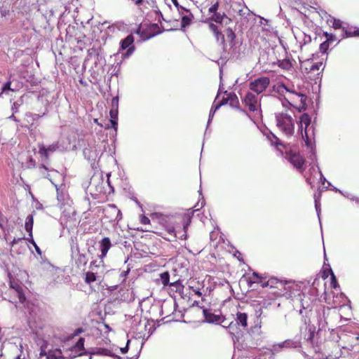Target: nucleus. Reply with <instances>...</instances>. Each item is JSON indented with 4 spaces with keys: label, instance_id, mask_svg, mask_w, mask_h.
Wrapping results in <instances>:
<instances>
[{
    "label": "nucleus",
    "instance_id": "f8f14e48",
    "mask_svg": "<svg viewBox=\"0 0 359 359\" xmlns=\"http://www.w3.org/2000/svg\"><path fill=\"white\" fill-rule=\"evenodd\" d=\"M59 147L60 144L58 142L53 143L47 147L42 144H39V154L42 158L47 161L49 159V153L55 151L59 149Z\"/></svg>",
    "mask_w": 359,
    "mask_h": 359
},
{
    "label": "nucleus",
    "instance_id": "58836bf2",
    "mask_svg": "<svg viewBox=\"0 0 359 359\" xmlns=\"http://www.w3.org/2000/svg\"><path fill=\"white\" fill-rule=\"evenodd\" d=\"M219 2L216 1L214 4H212L209 8H208V14L210 15L211 13H216L218 12L219 9Z\"/></svg>",
    "mask_w": 359,
    "mask_h": 359
},
{
    "label": "nucleus",
    "instance_id": "6ab92c4d",
    "mask_svg": "<svg viewBox=\"0 0 359 359\" xmlns=\"http://www.w3.org/2000/svg\"><path fill=\"white\" fill-rule=\"evenodd\" d=\"M193 212H191V213L190 212H188V213H186L183 215V222H184V224H183V230H184V233L180 236V238L181 239H184L186 240L187 238V229H188V227L191 222V214H192Z\"/></svg>",
    "mask_w": 359,
    "mask_h": 359
},
{
    "label": "nucleus",
    "instance_id": "2f4dec72",
    "mask_svg": "<svg viewBox=\"0 0 359 359\" xmlns=\"http://www.w3.org/2000/svg\"><path fill=\"white\" fill-rule=\"evenodd\" d=\"M161 283L163 286L170 285V274L168 271H165L160 274Z\"/></svg>",
    "mask_w": 359,
    "mask_h": 359
},
{
    "label": "nucleus",
    "instance_id": "a18cd8bd",
    "mask_svg": "<svg viewBox=\"0 0 359 359\" xmlns=\"http://www.w3.org/2000/svg\"><path fill=\"white\" fill-rule=\"evenodd\" d=\"M57 198L59 201V202L60 203V205H63V202L65 200L64 194L62 192L59 191L58 189H57Z\"/></svg>",
    "mask_w": 359,
    "mask_h": 359
},
{
    "label": "nucleus",
    "instance_id": "f257e3e1",
    "mask_svg": "<svg viewBox=\"0 0 359 359\" xmlns=\"http://www.w3.org/2000/svg\"><path fill=\"white\" fill-rule=\"evenodd\" d=\"M287 281L279 280L275 277L267 278L266 282L263 283V287H268L270 299H275L279 297L286 296L290 289Z\"/></svg>",
    "mask_w": 359,
    "mask_h": 359
},
{
    "label": "nucleus",
    "instance_id": "dca6fc26",
    "mask_svg": "<svg viewBox=\"0 0 359 359\" xmlns=\"http://www.w3.org/2000/svg\"><path fill=\"white\" fill-rule=\"evenodd\" d=\"M209 29L212 32L217 41H220L221 44L225 46L224 35L219 30L218 27L214 23L209 24Z\"/></svg>",
    "mask_w": 359,
    "mask_h": 359
},
{
    "label": "nucleus",
    "instance_id": "bf43d9fd",
    "mask_svg": "<svg viewBox=\"0 0 359 359\" xmlns=\"http://www.w3.org/2000/svg\"><path fill=\"white\" fill-rule=\"evenodd\" d=\"M324 299H325V302L326 304H330V302L327 300V297H324Z\"/></svg>",
    "mask_w": 359,
    "mask_h": 359
},
{
    "label": "nucleus",
    "instance_id": "f704fd0d",
    "mask_svg": "<svg viewBox=\"0 0 359 359\" xmlns=\"http://www.w3.org/2000/svg\"><path fill=\"white\" fill-rule=\"evenodd\" d=\"M279 67L284 69H290L292 67V63L288 60L280 62Z\"/></svg>",
    "mask_w": 359,
    "mask_h": 359
},
{
    "label": "nucleus",
    "instance_id": "9d476101",
    "mask_svg": "<svg viewBox=\"0 0 359 359\" xmlns=\"http://www.w3.org/2000/svg\"><path fill=\"white\" fill-rule=\"evenodd\" d=\"M133 43L134 37L132 34H129L121 41L120 50H124L128 48L127 51L123 55L124 57H130L135 51V47Z\"/></svg>",
    "mask_w": 359,
    "mask_h": 359
},
{
    "label": "nucleus",
    "instance_id": "4c0bfd02",
    "mask_svg": "<svg viewBox=\"0 0 359 359\" xmlns=\"http://www.w3.org/2000/svg\"><path fill=\"white\" fill-rule=\"evenodd\" d=\"M191 18L189 16L184 15L182 18L181 25L182 27H185L191 23Z\"/></svg>",
    "mask_w": 359,
    "mask_h": 359
},
{
    "label": "nucleus",
    "instance_id": "603ef678",
    "mask_svg": "<svg viewBox=\"0 0 359 359\" xmlns=\"http://www.w3.org/2000/svg\"><path fill=\"white\" fill-rule=\"evenodd\" d=\"M171 1H172V2L173 5H174L176 8H179V7H180V4H179L178 1H177V0H171Z\"/></svg>",
    "mask_w": 359,
    "mask_h": 359
},
{
    "label": "nucleus",
    "instance_id": "09e8293b",
    "mask_svg": "<svg viewBox=\"0 0 359 359\" xmlns=\"http://www.w3.org/2000/svg\"><path fill=\"white\" fill-rule=\"evenodd\" d=\"M28 241L34 246L35 249H36V251L39 253V254H41V250H40V248L37 246V245L36 244V243L34 242V239H33V236L32 238H28Z\"/></svg>",
    "mask_w": 359,
    "mask_h": 359
},
{
    "label": "nucleus",
    "instance_id": "cd10ccee",
    "mask_svg": "<svg viewBox=\"0 0 359 359\" xmlns=\"http://www.w3.org/2000/svg\"><path fill=\"white\" fill-rule=\"evenodd\" d=\"M229 104L234 108L239 107V100L237 95L233 93H229Z\"/></svg>",
    "mask_w": 359,
    "mask_h": 359
},
{
    "label": "nucleus",
    "instance_id": "9b49d317",
    "mask_svg": "<svg viewBox=\"0 0 359 359\" xmlns=\"http://www.w3.org/2000/svg\"><path fill=\"white\" fill-rule=\"evenodd\" d=\"M323 66V62H313L312 61H306L302 65V72L305 74H320V69Z\"/></svg>",
    "mask_w": 359,
    "mask_h": 359
},
{
    "label": "nucleus",
    "instance_id": "13d9d810",
    "mask_svg": "<svg viewBox=\"0 0 359 359\" xmlns=\"http://www.w3.org/2000/svg\"><path fill=\"white\" fill-rule=\"evenodd\" d=\"M257 302H259V304H265V299H263L261 301L258 300Z\"/></svg>",
    "mask_w": 359,
    "mask_h": 359
},
{
    "label": "nucleus",
    "instance_id": "ea45409f",
    "mask_svg": "<svg viewBox=\"0 0 359 359\" xmlns=\"http://www.w3.org/2000/svg\"><path fill=\"white\" fill-rule=\"evenodd\" d=\"M330 47V43L327 41H324L320 46V50L323 53H325Z\"/></svg>",
    "mask_w": 359,
    "mask_h": 359
},
{
    "label": "nucleus",
    "instance_id": "473e14b6",
    "mask_svg": "<svg viewBox=\"0 0 359 359\" xmlns=\"http://www.w3.org/2000/svg\"><path fill=\"white\" fill-rule=\"evenodd\" d=\"M84 338L81 337L74 346V349L77 352H81L84 350Z\"/></svg>",
    "mask_w": 359,
    "mask_h": 359
},
{
    "label": "nucleus",
    "instance_id": "72a5a7b5",
    "mask_svg": "<svg viewBox=\"0 0 359 359\" xmlns=\"http://www.w3.org/2000/svg\"><path fill=\"white\" fill-rule=\"evenodd\" d=\"M109 210L116 215L114 217V220L120 219L119 215H121V211L114 205H109Z\"/></svg>",
    "mask_w": 359,
    "mask_h": 359
},
{
    "label": "nucleus",
    "instance_id": "e433bc0d",
    "mask_svg": "<svg viewBox=\"0 0 359 359\" xmlns=\"http://www.w3.org/2000/svg\"><path fill=\"white\" fill-rule=\"evenodd\" d=\"M323 35L326 37L325 41H327L329 43H332L337 40L336 36L334 34H330L327 32H324Z\"/></svg>",
    "mask_w": 359,
    "mask_h": 359
},
{
    "label": "nucleus",
    "instance_id": "864d4df0",
    "mask_svg": "<svg viewBox=\"0 0 359 359\" xmlns=\"http://www.w3.org/2000/svg\"><path fill=\"white\" fill-rule=\"evenodd\" d=\"M97 261H92L90 264V268L93 269V266H95L96 267L98 266V265L96 264Z\"/></svg>",
    "mask_w": 359,
    "mask_h": 359
},
{
    "label": "nucleus",
    "instance_id": "4468645a",
    "mask_svg": "<svg viewBox=\"0 0 359 359\" xmlns=\"http://www.w3.org/2000/svg\"><path fill=\"white\" fill-rule=\"evenodd\" d=\"M187 285L189 288L197 296L201 297L203 295L201 290L203 288V285L198 280L191 278L188 280Z\"/></svg>",
    "mask_w": 359,
    "mask_h": 359
},
{
    "label": "nucleus",
    "instance_id": "4d7b16f0",
    "mask_svg": "<svg viewBox=\"0 0 359 359\" xmlns=\"http://www.w3.org/2000/svg\"><path fill=\"white\" fill-rule=\"evenodd\" d=\"M47 353L45 351H41L40 353L41 355H46V356Z\"/></svg>",
    "mask_w": 359,
    "mask_h": 359
},
{
    "label": "nucleus",
    "instance_id": "1a4fd4ad",
    "mask_svg": "<svg viewBox=\"0 0 359 359\" xmlns=\"http://www.w3.org/2000/svg\"><path fill=\"white\" fill-rule=\"evenodd\" d=\"M286 158L295 168L299 170V172H302L304 171L305 160L299 153L292 151L289 153L287 152Z\"/></svg>",
    "mask_w": 359,
    "mask_h": 359
},
{
    "label": "nucleus",
    "instance_id": "c9c22d12",
    "mask_svg": "<svg viewBox=\"0 0 359 359\" xmlns=\"http://www.w3.org/2000/svg\"><path fill=\"white\" fill-rule=\"evenodd\" d=\"M225 32H226V38L230 41H233L236 38V35H235V33L233 32V31L231 28H228L226 29Z\"/></svg>",
    "mask_w": 359,
    "mask_h": 359
},
{
    "label": "nucleus",
    "instance_id": "bb28decb",
    "mask_svg": "<svg viewBox=\"0 0 359 359\" xmlns=\"http://www.w3.org/2000/svg\"><path fill=\"white\" fill-rule=\"evenodd\" d=\"M327 22L334 29H342V27H344L343 25L342 21L341 20L337 19L335 18H330V19L327 20Z\"/></svg>",
    "mask_w": 359,
    "mask_h": 359
},
{
    "label": "nucleus",
    "instance_id": "c85d7f7f",
    "mask_svg": "<svg viewBox=\"0 0 359 359\" xmlns=\"http://www.w3.org/2000/svg\"><path fill=\"white\" fill-rule=\"evenodd\" d=\"M84 276V281L88 285H90L97 280L95 273L92 271H87Z\"/></svg>",
    "mask_w": 359,
    "mask_h": 359
},
{
    "label": "nucleus",
    "instance_id": "423d86ee",
    "mask_svg": "<svg viewBox=\"0 0 359 359\" xmlns=\"http://www.w3.org/2000/svg\"><path fill=\"white\" fill-rule=\"evenodd\" d=\"M270 79L267 76H260L249 83V88L251 92H255L257 95L264 92L270 85Z\"/></svg>",
    "mask_w": 359,
    "mask_h": 359
},
{
    "label": "nucleus",
    "instance_id": "c756f323",
    "mask_svg": "<svg viewBox=\"0 0 359 359\" xmlns=\"http://www.w3.org/2000/svg\"><path fill=\"white\" fill-rule=\"evenodd\" d=\"M88 259L83 254H79L76 259V264L79 268L81 266H85L87 264Z\"/></svg>",
    "mask_w": 359,
    "mask_h": 359
},
{
    "label": "nucleus",
    "instance_id": "f03ea898",
    "mask_svg": "<svg viewBox=\"0 0 359 359\" xmlns=\"http://www.w3.org/2000/svg\"><path fill=\"white\" fill-rule=\"evenodd\" d=\"M280 88L285 90L287 93L285 98L291 106L297 109L299 111L306 109V95L301 93H296L291 90L285 85H282Z\"/></svg>",
    "mask_w": 359,
    "mask_h": 359
},
{
    "label": "nucleus",
    "instance_id": "37998d69",
    "mask_svg": "<svg viewBox=\"0 0 359 359\" xmlns=\"http://www.w3.org/2000/svg\"><path fill=\"white\" fill-rule=\"evenodd\" d=\"M118 99L117 97H113L111 100V109L118 110Z\"/></svg>",
    "mask_w": 359,
    "mask_h": 359
},
{
    "label": "nucleus",
    "instance_id": "7ed1b4c3",
    "mask_svg": "<svg viewBox=\"0 0 359 359\" xmlns=\"http://www.w3.org/2000/svg\"><path fill=\"white\" fill-rule=\"evenodd\" d=\"M278 128L286 135H293L294 123L292 117L286 112H281L276 115Z\"/></svg>",
    "mask_w": 359,
    "mask_h": 359
},
{
    "label": "nucleus",
    "instance_id": "2eb2a0df",
    "mask_svg": "<svg viewBox=\"0 0 359 359\" xmlns=\"http://www.w3.org/2000/svg\"><path fill=\"white\" fill-rule=\"evenodd\" d=\"M111 243L109 238L104 237L100 241V251H101V255H100V257L101 259H103L107 256V254L109 250L111 248Z\"/></svg>",
    "mask_w": 359,
    "mask_h": 359
},
{
    "label": "nucleus",
    "instance_id": "a19ab883",
    "mask_svg": "<svg viewBox=\"0 0 359 359\" xmlns=\"http://www.w3.org/2000/svg\"><path fill=\"white\" fill-rule=\"evenodd\" d=\"M330 285L331 287L334 289L339 287L337 278L334 276V273H332Z\"/></svg>",
    "mask_w": 359,
    "mask_h": 359
},
{
    "label": "nucleus",
    "instance_id": "4be33fe9",
    "mask_svg": "<svg viewBox=\"0 0 359 359\" xmlns=\"http://www.w3.org/2000/svg\"><path fill=\"white\" fill-rule=\"evenodd\" d=\"M171 290L177 292L181 297H183L184 286L182 284L180 280H177L170 284Z\"/></svg>",
    "mask_w": 359,
    "mask_h": 359
},
{
    "label": "nucleus",
    "instance_id": "052dcab7",
    "mask_svg": "<svg viewBox=\"0 0 359 359\" xmlns=\"http://www.w3.org/2000/svg\"><path fill=\"white\" fill-rule=\"evenodd\" d=\"M230 333H231V334H233V335L236 336V337H238V332H236V335L235 334V333H234V332H231V331H230Z\"/></svg>",
    "mask_w": 359,
    "mask_h": 359
},
{
    "label": "nucleus",
    "instance_id": "e2e57ef3",
    "mask_svg": "<svg viewBox=\"0 0 359 359\" xmlns=\"http://www.w3.org/2000/svg\"><path fill=\"white\" fill-rule=\"evenodd\" d=\"M198 311H200L201 309L200 308H198L196 309Z\"/></svg>",
    "mask_w": 359,
    "mask_h": 359
},
{
    "label": "nucleus",
    "instance_id": "a211bd4d",
    "mask_svg": "<svg viewBox=\"0 0 359 359\" xmlns=\"http://www.w3.org/2000/svg\"><path fill=\"white\" fill-rule=\"evenodd\" d=\"M10 286L17 292L20 302H24L25 296L22 286L18 282L12 280L10 281Z\"/></svg>",
    "mask_w": 359,
    "mask_h": 359
},
{
    "label": "nucleus",
    "instance_id": "5fc2aeb1",
    "mask_svg": "<svg viewBox=\"0 0 359 359\" xmlns=\"http://www.w3.org/2000/svg\"><path fill=\"white\" fill-rule=\"evenodd\" d=\"M233 326H234V325H233V323L231 322V323H230L229 324L228 327H229V329L231 330H232V329H233Z\"/></svg>",
    "mask_w": 359,
    "mask_h": 359
},
{
    "label": "nucleus",
    "instance_id": "6e6552de",
    "mask_svg": "<svg viewBox=\"0 0 359 359\" xmlns=\"http://www.w3.org/2000/svg\"><path fill=\"white\" fill-rule=\"evenodd\" d=\"M137 33L140 34L142 39L148 40L161 33V31L158 24L152 23L148 25L145 29H141V28H139Z\"/></svg>",
    "mask_w": 359,
    "mask_h": 359
},
{
    "label": "nucleus",
    "instance_id": "8fccbe9b",
    "mask_svg": "<svg viewBox=\"0 0 359 359\" xmlns=\"http://www.w3.org/2000/svg\"><path fill=\"white\" fill-rule=\"evenodd\" d=\"M128 343H129V341H128L127 344H128ZM120 350H121V353H123V354H124V353H127V352H128V345H126V346L125 347H123V348H121Z\"/></svg>",
    "mask_w": 359,
    "mask_h": 359
},
{
    "label": "nucleus",
    "instance_id": "ddd939ff",
    "mask_svg": "<svg viewBox=\"0 0 359 359\" xmlns=\"http://www.w3.org/2000/svg\"><path fill=\"white\" fill-rule=\"evenodd\" d=\"M267 278H268L265 276L259 274L257 272H253L251 275H248L246 277V280L249 287H252L253 284H260L263 287V283L266 282Z\"/></svg>",
    "mask_w": 359,
    "mask_h": 359
},
{
    "label": "nucleus",
    "instance_id": "aec40b11",
    "mask_svg": "<svg viewBox=\"0 0 359 359\" xmlns=\"http://www.w3.org/2000/svg\"><path fill=\"white\" fill-rule=\"evenodd\" d=\"M226 93V97H223L222 99L218 102L215 103V102L213 103V105L212 106V108L210 111V116H213L215 111L222 106L229 104V93Z\"/></svg>",
    "mask_w": 359,
    "mask_h": 359
},
{
    "label": "nucleus",
    "instance_id": "393cba45",
    "mask_svg": "<svg viewBox=\"0 0 359 359\" xmlns=\"http://www.w3.org/2000/svg\"><path fill=\"white\" fill-rule=\"evenodd\" d=\"M236 323L246 327L248 326V315L245 313L237 312Z\"/></svg>",
    "mask_w": 359,
    "mask_h": 359
},
{
    "label": "nucleus",
    "instance_id": "b1692460",
    "mask_svg": "<svg viewBox=\"0 0 359 359\" xmlns=\"http://www.w3.org/2000/svg\"><path fill=\"white\" fill-rule=\"evenodd\" d=\"M211 16L209 18V20L212 22H215L216 23L222 24L224 18H226V15L224 13H220L219 12L211 13Z\"/></svg>",
    "mask_w": 359,
    "mask_h": 359
},
{
    "label": "nucleus",
    "instance_id": "79ce46f5",
    "mask_svg": "<svg viewBox=\"0 0 359 359\" xmlns=\"http://www.w3.org/2000/svg\"><path fill=\"white\" fill-rule=\"evenodd\" d=\"M11 81H7L3 86L2 88V90H1V93L6 92V90H11V91H14L13 89H12L11 88Z\"/></svg>",
    "mask_w": 359,
    "mask_h": 359
},
{
    "label": "nucleus",
    "instance_id": "412c9836",
    "mask_svg": "<svg viewBox=\"0 0 359 359\" xmlns=\"http://www.w3.org/2000/svg\"><path fill=\"white\" fill-rule=\"evenodd\" d=\"M205 319L209 323H217L220 320V316L210 312L208 309L202 311Z\"/></svg>",
    "mask_w": 359,
    "mask_h": 359
},
{
    "label": "nucleus",
    "instance_id": "6e6d98bb",
    "mask_svg": "<svg viewBox=\"0 0 359 359\" xmlns=\"http://www.w3.org/2000/svg\"><path fill=\"white\" fill-rule=\"evenodd\" d=\"M40 169H44L45 170H48V168L45 165H41L40 166Z\"/></svg>",
    "mask_w": 359,
    "mask_h": 359
},
{
    "label": "nucleus",
    "instance_id": "0eeeda50",
    "mask_svg": "<svg viewBox=\"0 0 359 359\" xmlns=\"http://www.w3.org/2000/svg\"><path fill=\"white\" fill-rule=\"evenodd\" d=\"M242 102L248 110L251 112L257 111L261 106L258 95H255L251 91H248L242 98Z\"/></svg>",
    "mask_w": 359,
    "mask_h": 359
},
{
    "label": "nucleus",
    "instance_id": "39448f33",
    "mask_svg": "<svg viewBox=\"0 0 359 359\" xmlns=\"http://www.w3.org/2000/svg\"><path fill=\"white\" fill-rule=\"evenodd\" d=\"M137 230L140 231L152 232L169 241L175 240L177 237L175 228L172 226H167L164 229H158L156 227L153 228L151 226L145 229L137 228Z\"/></svg>",
    "mask_w": 359,
    "mask_h": 359
},
{
    "label": "nucleus",
    "instance_id": "49530a36",
    "mask_svg": "<svg viewBox=\"0 0 359 359\" xmlns=\"http://www.w3.org/2000/svg\"><path fill=\"white\" fill-rule=\"evenodd\" d=\"M332 273H333V271L331 269H324L322 276L323 278L326 279L329 276V275L332 276Z\"/></svg>",
    "mask_w": 359,
    "mask_h": 359
},
{
    "label": "nucleus",
    "instance_id": "f3484780",
    "mask_svg": "<svg viewBox=\"0 0 359 359\" xmlns=\"http://www.w3.org/2000/svg\"><path fill=\"white\" fill-rule=\"evenodd\" d=\"M341 36L342 38L359 36V29L348 25L343 27Z\"/></svg>",
    "mask_w": 359,
    "mask_h": 359
},
{
    "label": "nucleus",
    "instance_id": "680f3d73",
    "mask_svg": "<svg viewBox=\"0 0 359 359\" xmlns=\"http://www.w3.org/2000/svg\"><path fill=\"white\" fill-rule=\"evenodd\" d=\"M313 335V333H311V339H312Z\"/></svg>",
    "mask_w": 359,
    "mask_h": 359
},
{
    "label": "nucleus",
    "instance_id": "a878e982",
    "mask_svg": "<svg viewBox=\"0 0 359 359\" xmlns=\"http://www.w3.org/2000/svg\"><path fill=\"white\" fill-rule=\"evenodd\" d=\"M118 110H116V109H111L109 111V115H110V122H111V127L113 128H114L115 130H116L117 129V126H118V122H117V120H118Z\"/></svg>",
    "mask_w": 359,
    "mask_h": 359
},
{
    "label": "nucleus",
    "instance_id": "7c9ffc66",
    "mask_svg": "<svg viewBox=\"0 0 359 359\" xmlns=\"http://www.w3.org/2000/svg\"><path fill=\"white\" fill-rule=\"evenodd\" d=\"M61 351L60 350L49 351L46 354L47 359H60Z\"/></svg>",
    "mask_w": 359,
    "mask_h": 359
},
{
    "label": "nucleus",
    "instance_id": "de8ad7c7",
    "mask_svg": "<svg viewBox=\"0 0 359 359\" xmlns=\"http://www.w3.org/2000/svg\"><path fill=\"white\" fill-rule=\"evenodd\" d=\"M320 283V280L319 277L315 278L313 283H312V287L316 290V292H318L317 287L319 285Z\"/></svg>",
    "mask_w": 359,
    "mask_h": 359
},
{
    "label": "nucleus",
    "instance_id": "c03bdc74",
    "mask_svg": "<svg viewBox=\"0 0 359 359\" xmlns=\"http://www.w3.org/2000/svg\"><path fill=\"white\" fill-rule=\"evenodd\" d=\"M140 223L142 224H149L151 220L145 215H142L140 218Z\"/></svg>",
    "mask_w": 359,
    "mask_h": 359
},
{
    "label": "nucleus",
    "instance_id": "5701e85b",
    "mask_svg": "<svg viewBox=\"0 0 359 359\" xmlns=\"http://www.w3.org/2000/svg\"><path fill=\"white\" fill-rule=\"evenodd\" d=\"M34 224V217L32 215H29L25 221V230L29 233V238H32V229Z\"/></svg>",
    "mask_w": 359,
    "mask_h": 359
},
{
    "label": "nucleus",
    "instance_id": "20e7f679",
    "mask_svg": "<svg viewBox=\"0 0 359 359\" xmlns=\"http://www.w3.org/2000/svg\"><path fill=\"white\" fill-rule=\"evenodd\" d=\"M311 124V118L309 115L306 113L301 115L299 118V129L301 130V133L302 135V138L305 142L306 145L309 147L312 145L311 138L309 136V131L312 130V135H313V129L312 126H310Z\"/></svg>",
    "mask_w": 359,
    "mask_h": 359
},
{
    "label": "nucleus",
    "instance_id": "3c124183",
    "mask_svg": "<svg viewBox=\"0 0 359 359\" xmlns=\"http://www.w3.org/2000/svg\"><path fill=\"white\" fill-rule=\"evenodd\" d=\"M194 311V306L192 307H190L189 309H188L186 311H185V314H189L191 313H193Z\"/></svg>",
    "mask_w": 359,
    "mask_h": 359
}]
</instances>
